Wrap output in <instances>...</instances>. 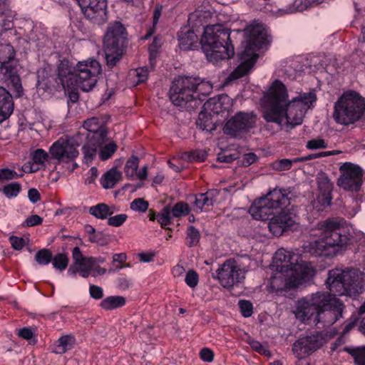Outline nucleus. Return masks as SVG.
I'll return each mask as SVG.
<instances>
[{
	"mask_svg": "<svg viewBox=\"0 0 365 365\" xmlns=\"http://www.w3.org/2000/svg\"><path fill=\"white\" fill-rule=\"evenodd\" d=\"M363 277V273L355 269L329 271L326 284L330 292H322L321 296L315 299L319 304L315 326L319 329L326 328L342 317L344 305L336 296L361 293L364 289Z\"/></svg>",
	"mask_w": 365,
	"mask_h": 365,
	"instance_id": "obj_1",
	"label": "nucleus"
},
{
	"mask_svg": "<svg viewBox=\"0 0 365 365\" xmlns=\"http://www.w3.org/2000/svg\"><path fill=\"white\" fill-rule=\"evenodd\" d=\"M288 97L285 86L275 80L262 98L263 117L266 121L292 129L302 123L306 113L314 107L317 101V96L312 91L299 93L291 101Z\"/></svg>",
	"mask_w": 365,
	"mask_h": 365,
	"instance_id": "obj_2",
	"label": "nucleus"
},
{
	"mask_svg": "<svg viewBox=\"0 0 365 365\" xmlns=\"http://www.w3.org/2000/svg\"><path fill=\"white\" fill-rule=\"evenodd\" d=\"M178 40L180 48L184 51L195 50L200 43L207 59L214 64L230 59L235 53L230 42V31L221 24L205 26L200 41L192 29L185 26L178 32Z\"/></svg>",
	"mask_w": 365,
	"mask_h": 365,
	"instance_id": "obj_3",
	"label": "nucleus"
},
{
	"mask_svg": "<svg viewBox=\"0 0 365 365\" xmlns=\"http://www.w3.org/2000/svg\"><path fill=\"white\" fill-rule=\"evenodd\" d=\"M289 195V190L276 187L255 200L249 212L257 220H267L273 215L268 224L269 230L273 235L281 236L295 224L292 215L285 211L290 205Z\"/></svg>",
	"mask_w": 365,
	"mask_h": 365,
	"instance_id": "obj_4",
	"label": "nucleus"
},
{
	"mask_svg": "<svg viewBox=\"0 0 365 365\" xmlns=\"http://www.w3.org/2000/svg\"><path fill=\"white\" fill-rule=\"evenodd\" d=\"M350 227L342 218H329L317 224L318 239L304 245V252L313 256L333 257L339 252V248L350 243L351 235Z\"/></svg>",
	"mask_w": 365,
	"mask_h": 365,
	"instance_id": "obj_5",
	"label": "nucleus"
},
{
	"mask_svg": "<svg viewBox=\"0 0 365 365\" xmlns=\"http://www.w3.org/2000/svg\"><path fill=\"white\" fill-rule=\"evenodd\" d=\"M101 73V64L94 58L79 61L73 68L68 61L63 60L58 66V79L73 103L78 99L76 90L91 91L96 86Z\"/></svg>",
	"mask_w": 365,
	"mask_h": 365,
	"instance_id": "obj_6",
	"label": "nucleus"
},
{
	"mask_svg": "<svg viewBox=\"0 0 365 365\" xmlns=\"http://www.w3.org/2000/svg\"><path fill=\"white\" fill-rule=\"evenodd\" d=\"M244 51L239 54V66L229 75V81H235L247 75L255 65L258 55L257 51L268 44L266 29L262 24H252L244 30Z\"/></svg>",
	"mask_w": 365,
	"mask_h": 365,
	"instance_id": "obj_7",
	"label": "nucleus"
},
{
	"mask_svg": "<svg viewBox=\"0 0 365 365\" xmlns=\"http://www.w3.org/2000/svg\"><path fill=\"white\" fill-rule=\"evenodd\" d=\"M212 90V86L209 81L180 76L173 82L169 91L170 99L174 105L182 106L192 101L202 100V96L210 94Z\"/></svg>",
	"mask_w": 365,
	"mask_h": 365,
	"instance_id": "obj_8",
	"label": "nucleus"
},
{
	"mask_svg": "<svg viewBox=\"0 0 365 365\" xmlns=\"http://www.w3.org/2000/svg\"><path fill=\"white\" fill-rule=\"evenodd\" d=\"M365 111V98L354 91H344L334 103L333 118L341 125L358 121Z\"/></svg>",
	"mask_w": 365,
	"mask_h": 365,
	"instance_id": "obj_9",
	"label": "nucleus"
},
{
	"mask_svg": "<svg viewBox=\"0 0 365 365\" xmlns=\"http://www.w3.org/2000/svg\"><path fill=\"white\" fill-rule=\"evenodd\" d=\"M297 269H288L281 267L280 269L271 277L268 290L269 292H277L282 290L291 289L303 285L309 282L315 274L313 267L297 265Z\"/></svg>",
	"mask_w": 365,
	"mask_h": 365,
	"instance_id": "obj_10",
	"label": "nucleus"
},
{
	"mask_svg": "<svg viewBox=\"0 0 365 365\" xmlns=\"http://www.w3.org/2000/svg\"><path fill=\"white\" fill-rule=\"evenodd\" d=\"M125 29L123 25L115 21L110 24L103 39V48L107 65L114 66L123 54L122 45L124 41Z\"/></svg>",
	"mask_w": 365,
	"mask_h": 365,
	"instance_id": "obj_11",
	"label": "nucleus"
},
{
	"mask_svg": "<svg viewBox=\"0 0 365 365\" xmlns=\"http://www.w3.org/2000/svg\"><path fill=\"white\" fill-rule=\"evenodd\" d=\"M82 140V135L61 137L49 148V154L54 160L60 163H73L79 155L78 147Z\"/></svg>",
	"mask_w": 365,
	"mask_h": 365,
	"instance_id": "obj_12",
	"label": "nucleus"
},
{
	"mask_svg": "<svg viewBox=\"0 0 365 365\" xmlns=\"http://www.w3.org/2000/svg\"><path fill=\"white\" fill-rule=\"evenodd\" d=\"M247 270L237 261L228 259L222 264L216 270V275L213 277L219 281V283L227 289L243 282Z\"/></svg>",
	"mask_w": 365,
	"mask_h": 365,
	"instance_id": "obj_13",
	"label": "nucleus"
},
{
	"mask_svg": "<svg viewBox=\"0 0 365 365\" xmlns=\"http://www.w3.org/2000/svg\"><path fill=\"white\" fill-rule=\"evenodd\" d=\"M340 176L337 180L339 187L344 190L357 192L362 185V170L349 162L343 163L339 168Z\"/></svg>",
	"mask_w": 365,
	"mask_h": 365,
	"instance_id": "obj_14",
	"label": "nucleus"
},
{
	"mask_svg": "<svg viewBox=\"0 0 365 365\" xmlns=\"http://www.w3.org/2000/svg\"><path fill=\"white\" fill-rule=\"evenodd\" d=\"M321 292L312 293L296 302L293 313L295 317L302 323L315 325V318L319 307L315 299L319 296H321Z\"/></svg>",
	"mask_w": 365,
	"mask_h": 365,
	"instance_id": "obj_15",
	"label": "nucleus"
},
{
	"mask_svg": "<svg viewBox=\"0 0 365 365\" xmlns=\"http://www.w3.org/2000/svg\"><path fill=\"white\" fill-rule=\"evenodd\" d=\"M86 18L101 25L108 20L107 0H76Z\"/></svg>",
	"mask_w": 365,
	"mask_h": 365,
	"instance_id": "obj_16",
	"label": "nucleus"
},
{
	"mask_svg": "<svg viewBox=\"0 0 365 365\" xmlns=\"http://www.w3.org/2000/svg\"><path fill=\"white\" fill-rule=\"evenodd\" d=\"M256 119V115L252 112H239L226 123L223 131L227 135L236 137L240 133L253 128Z\"/></svg>",
	"mask_w": 365,
	"mask_h": 365,
	"instance_id": "obj_17",
	"label": "nucleus"
},
{
	"mask_svg": "<svg viewBox=\"0 0 365 365\" xmlns=\"http://www.w3.org/2000/svg\"><path fill=\"white\" fill-rule=\"evenodd\" d=\"M317 182L319 194L312 202V206L317 212H322L331 205L333 184L324 173L317 175Z\"/></svg>",
	"mask_w": 365,
	"mask_h": 365,
	"instance_id": "obj_18",
	"label": "nucleus"
},
{
	"mask_svg": "<svg viewBox=\"0 0 365 365\" xmlns=\"http://www.w3.org/2000/svg\"><path fill=\"white\" fill-rule=\"evenodd\" d=\"M322 344V337L319 334H313L297 340L292 346V351L301 361L319 349Z\"/></svg>",
	"mask_w": 365,
	"mask_h": 365,
	"instance_id": "obj_19",
	"label": "nucleus"
},
{
	"mask_svg": "<svg viewBox=\"0 0 365 365\" xmlns=\"http://www.w3.org/2000/svg\"><path fill=\"white\" fill-rule=\"evenodd\" d=\"M273 263L274 266L276 267V269H280L281 267H284L286 269L295 270L297 265L312 267L309 263L300 262L299 255L284 248H280L275 252Z\"/></svg>",
	"mask_w": 365,
	"mask_h": 365,
	"instance_id": "obj_20",
	"label": "nucleus"
},
{
	"mask_svg": "<svg viewBox=\"0 0 365 365\" xmlns=\"http://www.w3.org/2000/svg\"><path fill=\"white\" fill-rule=\"evenodd\" d=\"M232 106V99L226 94L219 95L207 100L202 108L212 115H217L228 110Z\"/></svg>",
	"mask_w": 365,
	"mask_h": 365,
	"instance_id": "obj_21",
	"label": "nucleus"
},
{
	"mask_svg": "<svg viewBox=\"0 0 365 365\" xmlns=\"http://www.w3.org/2000/svg\"><path fill=\"white\" fill-rule=\"evenodd\" d=\"M14 111V102L11 93L0 86V123L8 119Z\"/></svg>",
	"mask_w": 365,
	"mask_h": 365,
	"instance_id": "obj_22",
	"label": "nucleus"
},
{
	"mask_svg": "<svg viewBox=\"0 0 365 365\" xmlns=\"http://www.w3.org/2000/svg\"><path fill=\"white\" fill-rule=\"evenodd\" d=\"M32 163H26L23 166L24 172L34 173L39 169V165H44L48 160V154L42 148H38L31 153Z\"/></svg>",
	"mask_w": 365,
	"mask_h": 365,
	"instance_id": "obj_23",
	"label": "nucleus"
},
{
	"mask_svg": "<svg viewBox=\"0 0 365 365\" xmlns=\"http://www.w3.org/2000/svg\"><path fill=\"white\" fill-rule=\"evenodd\" d=\"M94 264V258L88 257L78 263L73 264L68 270V274L75 275L78 272L82 277L87 278L91 274Z\"/></svg>",
	"mask_w": 365,
	"mask_h": 365,
	"instance_id": "obj_24",
	"label": "nucleus"
},
{
	"mask_svg": "<svg viewBox=\"0 0 365 365\" xmlns=\"http://www.w3.org/2000/svg\"><path fill=\"white\" fill-rule=\"evenodd\" d=\"M216 190H210L205 193H200L195 195L194 210L202 212L203 210L211 207L215 201Z\"/></svg>",
	"mask_w": 365,
	"mask_h": 365,
	"instance_id": "obj_25",
	"label": "nucleus"
},
{
	"mask_svg": "<svg viewBox=\"0 0 365 365\" xmlns=\"http://www.w3.org/2000/svg\"><path fill=\"white\" fill-rule=\"evenodd\" d=\"M121 177V173L116 168H113L101 177V182L104 188H112L120 180Z\"/></svg>",
	"mask_w": 365,
	"mask_h": 365,
	"instance_id": "obj_26",
	"label": "nucleus"
},
{
	"mask_svg": "<svg viewBox=\"0 0 365 365\" xmlns=\"http://www.w3.org/2000/svg\"><path fill=\"white\" fill-rule=\"evenodd\" d=\"M74 338L71 335H64L61 336L56 341L53 349V352L57 354H63L72 349Z\"/></svg>",
	"mask_w": 365,
	"mask_h": 365,
	"instance_id": "obj_27",
	"label": "nucleus"
},
{
	"mask_svg": "<svg viewBox=\"0 0 365 365\" xmlns=\"http://www.w3.org/2000/svg\"><path fill=\"white\" fill-rule=\"evenodd\" d=\"M89 213L98 219L104 220L112 215L114 213V210L105 203H99L91 207Z\"/></svg>",
	"mask_w": 365,
	"mask_h": 365,
	"instance_id": "obj_28",
	"label": "nucleus"
},
{
	"mask_svg": "<svg viewBox=\"0 0 365 365\" xmlns=\"http://www.w3.org/2000/svg\"><path fill=\"white\" fill-rule=\"evenodd\" d=\"M212 113H208L202 108L196 121L197 126L202 130L211 131L215 130V126L212 121Z\"/></svg>",
	"mask_w": 365,
	"mask_h": 365,
	"instance_id": "obj_29",
	"label": "nucleus"
},
{
	"mask_svg": "<svg viewBox=\"0 0 365 365\" xmlns=\"http://www.w3.org/2000/svg\"><path fill=\"white\" fill-rule=\"evenodd\" d=\"M148 73L147 67H140L130 70L128 74L129 81L133 86L144 83L148 79Z\"/></svg>",
	"mask_w": 365,
	"mask_h": 365,
	"instance_id": "obj_30",
	"label": "nucleus"
},
{
	"mask_svg": "<svg viewBox=\"0 0 365 365\" xmlns=\"http://www.w3.org/2000/svg\"><path fill=\"white\" fill-rule=\"evenodd\" d=\"M125 299L122 296H110L101 302V307L106 310H112L124 306Z\"/></svg>",
	"mask_w": 365,
	"mask_h": 365,
	"instance_id": "obj_31",
	"label": "nucleus"
},
{
	"mask_svg": "<svg viewBox=\"0 0 365 365\" xmlns=\"http://www.w3.org/2000/svg\"><path fill=\"white\" fill-rule=\"evenodd\" d=\"M16 67L11 63V61L0 63V78L4 81H11L17 77Z\"/></svg>",
	"mask_w": 365,
	"mask_h": 365,
	"instance_id": "obj_32",
	"label": "nucleus"
},
{
	"mask_svg": "<svg viewBox=\"0 0 365 365\" xmlns=\"http://www.w3.org/2000/svg\"><path fill=\"white\" fill-rule=\"evenodd\" d=\"M139 162L140 159L135 155H132L127 160L124 166V173L128 179L134 180L135 178Z\"/></svg>",
	"mask_w": 365,
	"mask_h": 365,
	"instance_id": "obj_33",
	"label": "nucleus"
},
{
	"mask_svg": "<svg viewBox=\"0 0 365 365\" xmlns=\"http://www.w3.org/2000/svg\"><path fill=\"white\" fill-rule=\"evenodd\" d=\"M16 56V51L10 43L0 44V63L12 61Z\"/></svg>",
	"mask_w": 365,
	"mask_h": 365,
	"instance_id": "obj_34",
	"label": "nucleus"
},
{
	"mask_svg": "<svg viewBox=\"0 0 365 365\" xmlns=\"http://www.w3.org/2000/svg\"><path fill=\"white\" fill-rule=\"evenodd\" d=\"M118 145L114 142H110L105 145L101 147L99 150V158L102 160H106L110 158L116 152Z\"/></svg>",
	"mask_w": 365,
	"mask_h": 365,
	"instance_id": "obj_35",
	"label": "nucleus"
},
{
	"mask_svg": "<svg viewBox=\"0 0 365 365\" xmlns=\"http://www.w3.org/2000/svg\"><path fill=\"white\" fill-rule=\"evenodd\" d=\"M51 262L53 267L59 271H63L66 269L68 264V257L66 254L58 253L52 259Z\"/></svg>",
	"mask_w": 365,
	"mask_h": 365,
	"instance_id": "obj_36",
	"label": "nucleus"
},
{
	"mask_svg": "<svg viewBox=\"0 0 365 365\" xmlns=\"http://www.w3.org/2000/svg\"><path fill=\"white\" fill-rule=\"evenodd\" d=\"M356 365H365V346L354 349H347Z\"/></svg>",
	"mask_w": 365,
	"mask_h": 365,
	"instance_id": "obj_37",
	"label": "nucleus"
},
{
	"mask_svg": "<svg viewBox=\"0 0 365 365\" xmlns=\"http://www.w3.org/2000/svg\"><path fill=\"white\" fill-rule=\"evenodd\" d=\"M21 190L20 183L17 182H13L5 185L3 187V192L8 198H13L18 196Z\"/></svg>",
	"mask_w": 365,
	"mask_h": 365,
	"instance_id": "obj_38",
	"label": "nucleus"
},
{
	"mask_svg": "<svg viewBox=\"0 0 365 365\" xmlns=\"http://www.w3.org/2000/svg\"><path fill=\"white\" fill-rule=\"evenodd\" d=\"M187 245L188 247L197 245L200 239V232L192 225L188 227L187 230Z\"/></svg>",
	"mask_w": 365,
	"mask_h": 365,
	"instance_id": "obj_39",
	"label": "nucleus"
},
{
	"mask_svg": "<svg viewBox=\"0 0 365 365\" xmlns=\"http://www.w3.org/2000/svg\"><path fill=\"white\" fill-rule=\"evenodd\" d=\"M52 254L47 249H41L38 250L36 255L35 259L40 265H47L51 262Z\"/></svg>",
	"mask_w": 365,
	"mask_h": 365,
	"instance_id": "obj_40",
	"label": "nucleus"
},
{
	"mask_svg": "<svg viewBox=\"0 0 365 365\" xmlns=\"http://www.w3.org/2000/svg\"><path fill=\"white\" fill-rule=\"evenodd\" d=\"M101 120L96 117H92L84 121L83 128L89 132L97 134L101 128Z\"/></svg>",
	"mask_w": 365,
	"mask_h": 365,
	"instance_id": "obj_41",
	"label": "nucleus"
},
{
	"mask_svg": "<svg viewBox=\"0 0 365 365\" xmlns=\"http://www.w3.org/2000/svg\"><path fill=\"white\" fill-rule=\"evenodd\" d=\"M157 220L163 228L166 227L171 223V212L169 207H165L157 215Z\"/></svg>",
	"mask_w": 365,
	"mask_h": 365,
	"instance_id": "obj_42",
	"label": "nucleus"
},
{
	"mask_svg": "<svg viewBox=\"0 0 365 365\" xmlns=\"http://www.w3.org/2000/svg\"><path fill=\"white\" fill-rule=\"evenodd\" d=\"M174 217L187 215L189 213L188 205L182 202L176 203L170 211Z\"/></svg>",
	"mask_w": 365,
	"mask_h": 365,
	"instance_id": "obj_43",
	"label": "nucleus"
},
{
	"mask_svg": "<svg viewBox=\"0 0 365 365\" xmlns=\"http://www.w3.org/2000/svg\"><path fill=\"white\" fill-rule=\"evenodd\" d=\"M148 202L143 198L135 199L130 203V209L135 212H145L148 209Z\"/></svg>",
	"mask_w": 365,
	"mask_h": 365,
	"instance_id": "obj_44",
	"label": "nucleus"
},
{
	"mask_svg": "<svg viewBox=\"0 0 365 365\" xmlns=\"http://www.w3.org/2000/svg\"><path fill=\"white\" fill-rule=\"evenodd\" d=\"M185 282L190 288H195L199 282V275L197 272L194 269L188 270L185 275Z\"/></svg>",
	"mask_w": 365,
	"mask_h": 365,
	"instance_id": "obj_45",
	"label": "nucleus"
},
{
	"mask_svg": "<svg viewBox=\"0 0 365 365\" xmlns=\"http://www.w3.org/2000/svg\"><path fill=\"white\" fill-rule=\"evenodd\" d=\"M238 305L240 312L244 317H250L252 316L253 313V306L250 301L241 299L239 301Z\"/></svg>",
	"mask_w": 365,
	"mask_h": 365,
	"instance_id": "obj_46",
	"label": "nucleus"
},
{
	"mask_svg": "<svg viewBox=\"0 0 365 365\" xmlns=\"http://www.w3.org/2000/svg\"><path fill=\"white\" fill-rule=\"evenodd\" d=\"M301 158H294L293 160L282 159L274 163V168L279 170H287L292 166L293 163L301 162Z\"/></svg>",
	"mask_w": 365,
	"mask_h": 365,
	"instance_id": "obj_47",
	"label": "nucleus"
},
{
	"mask_svg": "<svg viewBox=\"0 0 365 365\" xmlns=\"http://www.w3.org/2000/svg\"><path fill=\"white\" fill-rule=\"evenodd\" d=\"M128 215L125 214H119L115 216H109L108 224L113 227H119L122 225L127 220Z\"/></svg>",
	"mask_w": 365,
	"mask_h": 365,
	"instance_id": "obj_48",
	"label": "nucleus"
},
{
	"mask_svg": "<svg viewBox=\"0 0 365 365\" xmlns=\"http://www.w3.org/2000/svg\"><path fill=\"white\" fill-rule=\"evenodd\" d=\"M83 153L86 162H91L96 154V148L91 144L87 143L83 146Z\"/></svg>",
	"mask_w": 365,
	"mask_h": 365,
	"instance_id": "obj_49",
	"label": "nucleus"
},
{
	"mask_svg": "<svg viewBox=\"0 0 365 365\" xmlns=\"http://www.w3.org/2000/svg\"><path fill=\"white\" fill-rule=\"evenodd\" d=\"M249 344L251 348L258 352L260 354H263L264 356H269L270 351L267 349L265 346L262 344L259 341L257 340L252 339L249 341Z\"/></svg>",
	"mask_w": 365,
	"mask_h": 365,
	"instance_id": "obj_50",
	"label": "nucleus"
},
{
	"mask_svg": "<svg viewBox=\"0 0 365 365\" xmlns=\"http://www.w3.org/2000/svg\"><path fill=\"white\" fill-rule=\"evenodd\" d=\"M9 83L11 84V88L13 90L16 97H20L23 93V88L20 77H14L13 80L9 81Z\"/></svg>",
	"mask_w": 365,
	"mask_h": 365,
	"instance_id": "obj_51",
	"label": "nucleus"
},
{
	"mask_svg": "<svg viewBox=\"0 0 365 365\" xmlns=\"http://www.w3.org/2000/svg\"><path fill=\"white\" fill-rule=\"evenodd\" d=\"M161 15V8L156 7L153 14V27L150 28L148 33L142 38L144 40L149 38L155 32V26L158 24L159 18Z\"/></svg>",
	"mask_w": 365,
	"mask_h": 365,
	"instance_id": "obj_52",
	"label": "nucleus"
},
{
	"mask_svg": "<svg viewBox=\"0 0 365 365\" xmlns=\"http://www.w3.org/2000/svg\"><path fill=\"white\" fill-rule=\"evenodd\" d=\"M13 249L16 250H21L26 245L25 240L17 236H11L9 239Z\"/></svg>",
	"mask_w": 365,
	"mask_h": 365,
	"instance_id": "obj_53",
	"label": "nucleus"
},
{
	"mask_svg": "<svg viewBox=\"0 0 365 365\" xmlns=\"http://www.w3.org/2000/svg\"><path fill=\"white\" fill-rule=\"evenodd\" d=\"M327 147V143L321 138L312 139L309 140L307 143V148L309 150L326 148Z\"/></svg>",
	"mask_w": 365,
	"mask_h": 365,
	"instance_id": "obj_54",
	"label": "nucleus"
},
{
	"mask_svg": "<svg viewBox=\"0 0 365 365\" xmlns=\"http://www.w3.org/2000/svg\"><path fill=\"white\" fill-rule=\"evenodd\" d=\"M18 334L20 337L26 340H33V344H35L36 339H35L34 334L31 328L24 327L19 330Z\"/></svg>",
	"mask_w": 365,
	"mask_h": 365,
	"instance_id": "obj_55",
	"label": "nucleus"
},
{
	"mask_svg": "<svg viewBox=\"0 0 365 365\" xmlns=\"http://www.w3.org/2000/svg\"><path fill=\"white\" fill-rule=\"evenodd\" d=\"M160 40L157 38H155L153 42L149 47V51H150V62L151 65H153L154 60L157 55V49L158 47H160Z\"/></svg>",
	"mask_w": 365,
	"mask_h": 365,
	"instance_id": "obj_56",
	"label": "nucleus"
},
{
	"mask_svg": "<svg viewBox=\"0 0 365 365\" xmlns=\"http://www.w3.org/2000/svg\"><path fill=\"white\" fill-rule=\"evenodd\" d=\"M352 202V209L351 210H349V208L347 207V205H346L344 214L347 215L349 217H354L360 210V205L358 200L355 198H351Z\"/></svg>",
	"mask_w": 365,
	"mask_h": 365,
	"instance_id": "obj_57",
	"label": "nucleus"
},
{
	"mask_svg": "<svg viewBox=\"0 0 365 365\" xmlns=\"http://www.w3.org/2000/svg\"><path fill=\"white\" fill-rule=\"evenodd\" d=\"M89 293L91 297L95 299H100L103 297V289L97 285H90Z\"/></svg>",
	"mask_w": 365,
	"mask_h": 365,
	"instance_id": "obj_58",
	"label": "nucleus"
},
{
	"mask_svg": "<svg viewBox=\"0 0 365 365\" xmlns=\"http://www.w3.org/2000/svg\"><path fill=\"white\" fill-rule=\"evenodd\" d=\"M214 352L209 348H203L200 352V359L206 362H212L214 359Z\"/></svg>",
	"mask_w": 365,
	"mask_h": 365,
	"instance_id": "obj_59",
	"label": "nucleus"
},
{
	"mask_svg": "<svg viewBox=\"0 0 365 365\" xmlns=\"http://www.w3.org/2000/svg\"><path fill=\"white\" fill-rule=\"evenodd\" d=\"M98 175V170L96 167H92L87 172L85 183L90 185L95 182Z\"/></svg>",
	"mask_w": 365,
	"mask_h": 365,
	"instance_id": "obj_60",
	"label": "nucleus"
},
{
	"mask_svg": "<svg viewBox=\"0 0 365 365\" xmlns=\"http://www.w3.org/2000/svg\"><path fill=\"white\" fill-rule=\"evenodd\" d=\"M334 155L333 151H322L316 153L308 155L301 158L302 161L312 160L315 158H324L329 155Z\"/></svg>",
	"mask_w": 365,
	"mask_h": 365,
	"instance_id": "obj_61",
	"label": "nucleus"
},
{
	"mask_svg": "<svg viewBox=\"0 0 365 365\" xmlns=\"http://www.w3.org/2000/svg\"><path fill=\"white\" fill-rule=\"evenodd\" d=\"M42 221L43 219L40 216L37 215H33L26 220L24 225L27 227H34L36 225H41L42 223Z\"/></svg>",
	"mask_w": 365,
	"mask_h": 365,
	"instance_id": "obj_62",
	"label": "nucleus"
},
{
	"mask_svg": "<svg viewBox=\"0 0 365 365\" xmlns=\"http://www.w3.org/2000/svg\"><path fill=\"white\" fill-rule=\"evenodd\" d=\"M207 157V154L205 152L200 150H195L192 152L188 155V159L190 160H196V161H204Z\"/></svg>",
	"mask_w": 365,
	"mask_h": 365,
	"instance_id": "obj_63",
	"label": "nucleus"
},
{
	"mask_svg": "<svg viewBox=\"0 0 365 365\" xmlns=\"http://www.w3.org/2000/svg\"><path fill=\"white\" fill-rule=\"evenodd\" d=\"M16 177V173L8 168L0 170V180H11Z\"/></svg>",
	"mask_w": 365,
	"mask_h": 365,
	"instance_id": "obj_64",
	"label": "nucleus"
}]
</instances>
